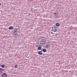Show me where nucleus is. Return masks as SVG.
I'll use <instances>...</instances> for the list:
<instances>
[{"instance_id":"obj_18","label":"nucleus","mask_w":77,"mask_h":77,"mask_svg":"<svg viewBox=\"0 0 77 77\" xmlns=\"http://www.w3.org/2000/svg\"><path fill=\"white\" fill-rule=\"evenodd\" d=\"M15 38H17V36H15Z\"/></svg>"},{"instance_id":"obj_9","label":"nucleus","mask_w":77,"mask_h":77,"mask_svg":"<svg viewBox=\"0 0 77 77\" xmlns=\"http://www.w3.org/2000/svg\"><path fill=\"white\" fill-rule=\"evenodd\" d=\"M42 51H43V52L45 53L46 52V51H47V50H46V49H43Z\"/></svg>"},{"instance_id":"obj_13","label":"nucleus","mask_w":77,"mask_h":77,"mask_svg":"<svg viewBox=\"0 0 77 77\" xmlns=\"http://www.w3.org/2000/svg\"><path fill=\"white\" fill-rule=\"evenodd\" d=\"M14 67H15V68H17V67H18V65L16 64L15 65Z\"/></svg>"},{"instance_id":"obj_20","label":"nucleus","mask_w":77,"mask_h":77,"mask_svg":"<svg viewBox=\"0 0 77 77\" xmlns=\"http://www.w3.org/2000/svg\"><path fill=\"white\" fill-rule=\"evenodd\" d=\"M1 3H0V5H1Z\"/></svg>"},{"instance_id":"obj_4","label":"nucleus","mask_w":77,"mask_h":77,"mask_svg":"<svg viewBox=\"0 0 77 77\" xmlns=\"http://www.w3.org/2000/svg\"><path fill=\"white\" fill-rule=\"evenodd\" d=\"M2 77H7V75L6 74L4 73L2 75Z\"/></svg>"},{"instance_id":"obj_5","label":"nucleus","mask_w":77,"mask_h":77,"mask_svg":"<svg viewBox=\"0 0 77 77\" xmlns=\"http://www.w3.org/2000/svg\"><path fill=\"white\" fill-rule=\"evenodd\" d=\"M17 30H18V29H17V28L14 29V33H17Z\"/></svg>"},{"instance_id":"obj_1","label":"nucleus","mask_w":77,"mask_h":77,"mask_svg":"<svg viewBox=\"0 0 77 77\" xmlns=\"http://www.w3.org/2000/svg\"><path fill=\"white\" fill-rule=\"evenodd\" d=\"M46 42V38L44 37H41V38L38 39V44L40 45H44L45 44Z\"/></svg>"},{"instance_id":"obj_3","label":"nucleus","mask_w":77,"mask_h":77,"mask_svg":"<svg viewBox=\"0 0 77 77\" xmlns=\"http://www.w3.org/2000/svg\"><path fill=\"white\" fill-rule=\"evenodd\" d=\"M2 71H3L4 70H3V69L1 68H0V75H2V74H3V72Z\"/></svg>"},{"instance_id":"obj_14","label":"nucleus","mask_w":77,"mask_h":77,"mask_svg":"<svg viewBox=\"0 0 77 77\" xmlns=\"http://www.w3.org/2000/svg\"><path fill=\"white\" fill-rule=\"evenodd\" d=\"M18 35L17 33H14V36H16V35Z\"/></svg>"},{"instance_id":"obj_15","label":"nucleus","mask_w":77,"mask_h":77,"mask_svg":"<svg viewBox=\"0 0 77 77\" xmlns=\"http://www.w3.org/2000/svg\"><path fill=\"white\" fill-rule=\"evenodd\" d=\"M57 18H59V16H58L57 17Z\"/></svg>"},{"instance_id":"obj_19","label":"nucleus","mask_w":77,"mask_h":77,"mask_svg":"<svg viewBox=\"0 0 77 77\" xmlns=\"http://www.w3.org/2000/svg\"><path fill=\"white\" fill-rule=\"evenodd\" d=\"M41 51V52H42V51Z\"/></svg>"},{"instance_id":"obj_8","label":"nucleus","mask_w":77,"mask_h":77,"mask_svg":"<svg viewBox=\"0 0 77 77\" xmlns=\"http://www.w3.org/2000/svg\"><path fill=\"white\" fill-rule=\"evenodd\" d=\"M56 26H60V24L59 23H57L56 24Z\"/></svg>"},{"instance_id":"obj_10","label":"nucleus","mask_w":77,"mask_h":77,"mask_svg":"<svg viewBox=\"0 0 77 77\" xmlns=\"http://www.w3.org/2000/svg\"><path fill=\"white\" fill-rule=\"evenodd\" d=\"M41 48H42V47H41V46L38 47V50H41Z\"/></svg>"},{"instance_id":"obj_2","label":"nucleus","mask_w":77,"mask_h":77,"mask_svg":"<svg viewBox=\"0 0 77 77\" xmlns=\"http://www.w3.org/2000/svg\"><path fill=\"white\" fill-rule=\"evenodd\" d=\"M51 31L54 32H59V30L57 29V28L55 26H54L52 27V29Z\"/></svg>"},{"instance_id":"obj_12","label":"nucleus","mask_w":77,"mask_h":77,"mask_svg":"<svg viewBox=\"0 0 77 77\" xmlns=\"http://www.w3.org/2000/svg\"><path fill=\"white\" fill-rule=\"evenodd\" d=\"M48 45H49L48 44V45H46V48H48Z\"/></svg>"},{"instance_id":"obj_16","label":"nucleus","mask_w":77,"mask_h":77,"mask_svg":"<svg viewBox=\"0 0 77 77\" xmlns=\"http://www.w3.org/2000/svg\"><path fill=\"white\" fill-rule=\"evenodd\" d=\"M51 34H54V33H53V32H51Z\"/></svg>"},{"instance_id":"obj_7","label":"nucleus","mask_w":77,"mask_h":77,"mask_svg":"<svg viewBox=\"0 0 77 77\" xmlns=\"http://www.w3.org/2000/svg\"><path fill=\"white\" fill-rule=\"evenodd\" d=\"M14 29V27L12 26L9 27V30H12V29Z\"/></svg>"},{"instance_id":"obj_21","label":"nucleus","mask_w":77,"mask_h":77,"mask_svg":"<svg viewBox=\"0 0 77 77\" xmlns=\"http://www.w3.org/2000/svg\"><path fill=\"white\" fill-rule=\"evenodd\" d=\"M57 15H58V14H57Z\"/></svg>"},{"instance_id":"obj_17","label":"nucleus","mask_w":77,"mask_h":77,"mask_svg":"<svg viewBox=\"0 0 77 77\" xmlns=\"http://www.w3.org/2000/svg\"><path fill=\"white\" fill-rule=\"evenodd\" d=\"M54 15H56V13H54Z\"/></svg>"},{"instance_id":"obj_11","label":"nucleus","mask_w":77,"mask_h":77,"mask_svg":"<svg viewBox=\"0 0 77 77\" xmlns=\"http://www.w3.org/2000/svg\"><path fill=\"white\" fill-rule=\"evenodd\" d=\"M1 67H2V68H5V66L3 64L1 65Z\"/></svg>"},{"instance_id":"obj_6","label":"nucleus","mask_w":77,"mask_h":77,"mask_svg":"<svg viewBox=\"0 0 77 77\" xmlns=\"http://www.w3.org/2000/svg\"><path fill=\"white\" fill-rule=\"evenodd\" d=\"M43 54V53L41 52V51H39L38 52V54H39L40 55H42V54Z\"/></svg>"}]
</instances>
